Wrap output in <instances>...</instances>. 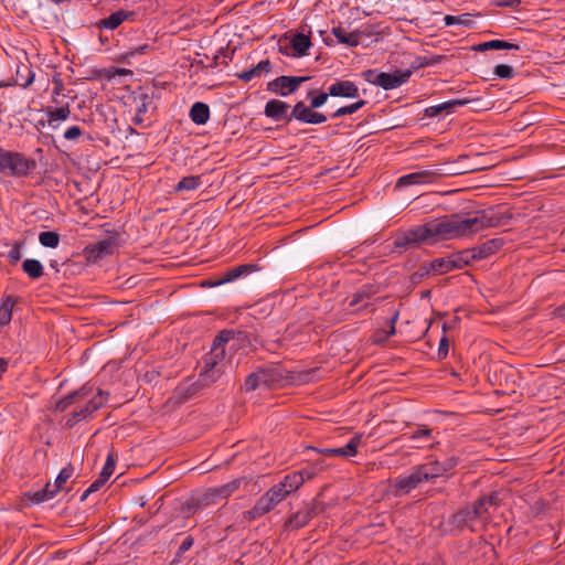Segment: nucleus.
<instances>
[{
	"mask_svg": "<svg viewBox=\"0 0 565 565\" xmlns=\"http://www.w3.org/2000/svg\"><path fill=\"white\" fill-rule=\"evenodd\" d=\"M511 218V213L494 209L478 211L468 217H463L458 213L451 214L398 233L393 241L394 250H407L418 247L423 243H433L437 239H452L472 235L486 228L507 226L510 224Z\"/></svg>",
	"mask_w": 565,
	"mask_h": 565,
	"instance_id": "f257e3e1",
	"label": "nucleus"
},
{
	"mask_svg": "<svg viewBox=\"0 0 565 565\" xmlns=\"http://www.w3.org/2000/svg\"><path fill=\"white\" fill-rule=\"evenodd\" d=\"M440 478L433 461L414 466L408 475H401L390 480L387 493L394 498H402L425 483L434 482Z\"/></svg>",
	"mask_w": 565,
	"mask_h": 565,
	"instance_id": "f03ea898",
	"label": "nucleus"
},
{
	"mask_svg": "<svg viewBox=\"0 0 565 565\" xmlns=\"http://www.w3.org/2000/svg\"><path fill=\"white\" fill-rule=\"evenodd\" d=\"M245 338L246 332L242 330L223 329L218 331L213 339L211 350L202 359L203 366L226 370V345L232 341L241 342L245 340Z\"/></svg>",
	"mask_w": 565,
	"mask_h": 565,
	"instance_id": "7ed1b4c3",
	"label": "nucleus"
},
{
	"mask_svg": "<svg viewBox=\"0 0 565 565\" xmlns=\"http://www.w3.org/2000/svg\"><path fill=\"white\" fill-rule=\"evenodd\" d=\"M491 515H487L484 509H482L477 500L465 505L456 513L451 514L448 519L447 524L458 531L469 530L476 533L480 530L486 529L490 523Z\"/></svg>",
	"mask_w": 565,
	"mask_h": 565,
	"instance_id": "20e7f679",
	"label": "nucleus"
},
{
	"mask_svg": "<svg viewBox=\"0 0 565 565\" xmlns=\"http://www.w3.org/2000/svg\"><path fill=\"white\" fill-rule=\"evenodd\" d=\"M239 484L241 480L236 479L223 486L209 488L203 492L195 493L186 500V509L192 514H195L211 505H216L235 492L239 488Z\"/></svg>",
	"mask_w": 565,
	"mask_h": 565,
	"instance_id": "39448f33",
	"label": "nucleus"
},
{
	"mask_svg": "<svg viewBox=\"0 0 565 565\" xmlns=\"http://www.w3.org/2000/svg\"><path fill=\"white\" fill-rule=\"evenodd\" d=\"M331 97L329 94V87L327 92H319L316 96L310 99V104L307 105L305 102H297L291 109V117L302 124L320 125L328 120V117L317 111L318 108L322 107L328 98Z\"/></svg>",
	"mask_w": 565,
	"mask_h": 565,
	"instance_id": "423d86ee",
	"label": "nucleus"
},
{
	"mask_svg": "<svg viewBox=\"0 0 565 565\" xmlns=\"http://www.w3.org/2000/svg\"><path fill=\"white\" fill-rule=\"evenodd\" d=\"M36 168V161L22 152L0 147V172L15 178L28 177Z\"/></svg>",
	"mask_w": 565,
	"mask_h": 565,
	"instance_id": "0eeeda50",
	"label": "nucleus"
},
{
	"mask_svg": "<svg viewBox=\"0 0 565 565\" xmlns=\"http://www.w3.org/2000/svg\"><path fill=\"white\" fill-rule=\"evenodd\" d=\"M285 380L284 370L276 364L259 366L244 382L243 390L253 392L258 388H269Z\"/></svg>",
	"mask_w": 565,
	"mask_h": 565,
	"instance_id": "6e6552de",
	"label": "nucleus"
},
{
	"mask_svg": "<svg viewBox=\"0 0 565 565\" xmlns=\"http://www.w3.org/2000/svg\"><path fill=\"white\" fill-rule=\"evenodd\" d=\"M109 396V393L103 390H98L97 394L94 396H89L85 402V406L76 408L73 411L66 422L65 426L67 428H73L76 424H78L81 420L86 419L87 417L92 416L95 412L100 409L105 402L107 401Z\"/></svg>",
	"mask_w": 565,
	"mask_h": 565,
	"instance_id": "1a4fd4ad",
	"label": "nucleus"
},
{
	"mask_svg": "<svg viewBox=\"0 0 565 565\" xmlns=\"http://www.w3.org/2000/svg\"><path fill=\"white\" fill-rule=\"evenodd\" d=\"M119 246V234L114 233L108 235L95 244H90L83 249V255L87 263L96 264L99 260L114 254L115 249Z\"/></svg>",
	"mask_w": 565,
	"mask_h": 565,
	"instance_id": "9d476101",
	"label": "nucleus"
},
{
	"mask_svg": "<svg viewBox=\"0 0 565 565\" xmlns=\"http://www.w3.org/2000/svg\"><path fill=\"white\" fill-rule=\"evenodd\" d=\"M309 76H279L267 83V90L279 96H288L295 93L302 83L309 81Z\"/></svg>",
	"mask_w": 565,
	"mask_h": 565,
	"instance_id": "9b49d317",
	"label": "nucleus"
},
{
	"mask_svg": "<svg viewBox=\"0 0 565 565\" xmlns=\"http://www.w3.org/2000/svg\"><path fill=\"white\" fill-rule=\"evenodd\" d=\"M440 169H426L416 172H412L398 178L395 188H404L417 184L433 183L437 178L444 175Z\"/></svg>",
	"mask_w": 565,
	"mask_h": 565,
	"instance_id": "f8f14e48",
	"label": "nucleus"
},
{
	"mask_svg": "<svg viewBox=\"0 0 565 565\" xmlns=\"http://www.w3.org/2000/svg\"><path fill=\"white\" fill-rule=\"evenodd\" d=\"M290 108L289 104L282 102L280 99H270L266 103L264 115L274 121H286L290 122L296 120L295 117H291V111L288 113Z\"/></svg>",
	"mask_w": 565,
	"mask_h": 565,
	"instance_id": "ddd939ff",
	"label": "nucleus"
},
{
	"mask_svg": "<svg viewBox=\"0 0 565 565\" xmlns=\"http://www.w3.org/2000/svg\"><path fill=\"white\" fill-rule=\"evenodd\" d=\"M259 267L255 264H243L235 267L226 268L224 271L215 274L217 284L224 285L236 279L257 271Z\"/></svg>",
	"mask_w": 565,
	"mask_h": 565,
	"instance_id": "4468645a",
	"label": "nucleus"
},
{
	"mask_svg": "<svg viewBox=\"0 0 565 565\" xmlns=\"http://www.w3.org/2000/svg\"><path fill=\"white\" fill-rule=\"evenodd\" d=\"M331 97L359 98L360 90L358 85L349 79H335L329 85Z\"/></svg>",
	"mask_w": 565,
	"mask_h": 565,
	"instance_id": "2eb2a0df",
	"label": "nucleus"
},
{
	"mask_svg": "<svg viewBox=\"0 0 565 565\" xmlns=\"http://www.w3.org/2000/svg\"><path fill=\"white\" fill-rule=\"evenodd\" d=\"M411 76L412 70H397L393 73L383 72L379 77V86L385 90H392L405 84Z\"/></svg>",
	"mask_w": 565,
	"mask_h": 565,
	"instance_id": "dca6fc26",
	"label": "nucleus"
},
{
	"mask_svg": "<svg viewBox=\"0 0 565 565\" xmlns=\"http://www.w3.org/2000/svg\"><path fill=\"white\" fill-rule=\"evenodd\" d=\"M93 393V386L83 385L81 388L67 394L56 403V411L65 412L71 405L85 402Z\"/></svg>",
	"mask_w": 565,
	"mask_h": 565,
	"instance_id": "f3484780",
	"label": "nucleus"
},
{
	"mask_svg": "<svg viewBox=\"0 0 565 565\" xmlns=\"http://www.w3.org/2000/svg\"><path fill=\"white\" fill-rule=\"evenodd\" d=\"M361 444L362 435H354L343 447L326 448L322 450V454L328 457L351 458L358 454V448Z\"/></svg>",
	"mask_w": 565,
	"mask_h": 565,
	"instance_id": "a211bd4d",
	"label": "nucleus"
},
{
	"mask_svg": "<svg viewBox=\"0 0 565 565\" xmlns=\"http://www.w3.org/2000/svg\"><path fill=\"white\" fill-rule=\"evenodd\" d=\"M317 513L315 505H307L305 509L294 513L287 521L286 526L292 530H299L306 526Z\"/></svg>",
	"mask_w": 565,
	"mask_h": 565,
	"instance_id": "6ab92c4d",
	"label": "nucleus"
},
{
	"mask_svg": "<svg viewBox=\"0 0 565 565\" xmlns=\"http://www.w3.org/2000/svg\"><path fill=\"white\" fill-rule=\"evenodd\" d=\"M403 437L414 443L412 447L424 448L433 437V429L426 425H417L415 429L405 433Z\"/></svg>",
	"mask_w": 565,
	"mask_h": 565,
	"instance_id": "aec40b11",
	"label": "nucleus"
},
{
	"mask_svg": "<svg viewBox=\"0 0 565 565\" xmlns=\"http://www.w3.org/2000/svg\"><path fill=\"white\" fill-rule=\"evenodd\" d=\"M134 15H135V13L132 11H126V10L120 9L116 12H113L109 17L99 20L96 23V26L98 29L115 30L122 22H125L127 20H132Z\"/></svg>",
	"mask_w": 565,
	"mask_h": 565,
	"instance_id": "412c9836",
	"label": "nucleus"
},
{
	"mask_svg": "<svg viewBox=\"0 0 565 565\" xmlns=\"http://www.w3.org/2000/svg\"><path fill=\"white\" fill-rule=\"evenodd\" d=\"M430 269L433 275H444L455 269H460L456 254H451L447 257L436 258L430 262Z\"/></svg>",
	"mask_w": 565,
	"mask_h": 565,
	"instance_id": "4be33fe9",
	"label": "nucleus"
},
{
	"mask_svg": "<svg viewBox=\"0 0 565 565\" xmlns=\"http://www.w3.org/2000/svg\"><path fill=\"white\" fill-rule=\"evenodd\" d=\"M504 245V239L501 237H494L487 242L475 246L473 252L477 254V259L482 260L491 255L495 254Z\"/></svg>",
	"mask_w": 565,
	"mask_h": 565,
	"instance_id": "5701e85b",
	"label": "nucleus"
},
{
	"mask_svg": "<svg viewBox=\"0 0 565 565\" xmlns=\"http://www.w3.org/2000/svg\"><path fill=\"white\" fill-rule=\"evenodd\" d=\"M271 71V63L269 60L260 61L256 66L250 67L249 70H245L237 74V77L247 83L250 82L255 77H260L263 73H269Z\"/></svg>",
	"mask_w": 565,
	"mask_h": 565,
	"instance_id": "b1692460",
	"label": "nucleus"
},
{
	"mask_svg": "<svg viewBox=\"0 0 565 565\" xmlns=\"http://www.w3.org/2000/svg\"><path fill=\"white\" fill-rule=\"evenodd\" d=\"M290 46L294 50L292 56L302 57L308 54L311 46V40L303 33H296L290 40Z\"/></svg>",
	"mask_w": 565,
	"mask_h": 565,
	"instance_id": "393cba45",
	"label": "nucleus"
},
{
	"mask_svg": "<svg viewBox=\"0 0 565 565\" xmlns=\"http://www.w3.org/2000/svg\"><path fill=\"white\" fill-rule=\"evenodd\" d=\"M190 119L196 125H205L210 119V107L202 102L194 103L189 113Z\"/></svg>",
	"mask_w": 565,
	"mask_h": 565,
	"instance_id": "a878e982",
	"label": "nucleus"
},
{
	"mask_svg": "<svg viewBox=\"0 0 565 565\" xmlns=\"http://www.w3.org/2000/svg\"><path fill=\"white\" fill-rule=\"evenodd\" d=\"M268 494L265 492L255 503V505L248 511L252 519L259 518L270 512L276 504L271 501Z\"/></svg>",
	"mask_w": 565,
	"mask_h": 565,
	"instance_id": "bb28decb",
	"label": "nucleus"
},
{
	"mask_svg": "<svg viewBox=\"0 0 565 565\" xmlns=\"http://www.w3.org/2000/svg\"><path fill=\"white\" fill-rule=\"evenodd\" d=\"M476 52H484L488 50H520V45L515 43H510L503 40H491L479 43L473 46Z\"/></svg>",
	"mask_w": 565,
	"mask_h": 565,
	"instance_id": "cd10ccee",
	"label": "nucleus"
},
{
	"mask_svg": "<svg viewBox=\"0 0 565 565\" xmlns=\"http://www.w3.org/2000/svg\"><path fill=\"white\" fill-rule=\"evenodd\" d=\"M47 124L51 128L56 129L58 127L56 121L66 120L71 115L70 105L65 104L64 106L56 108H47Z\"/></svg>",
	"mask_w": 565,
	"mask_h": 565,
	"instance_id": "c85d7f7f",
	"label": "nucleus"
},
{
	"mask_svg": "<svg viewBox=\"0 0 565 565\" xmlns=\"http://www.w3.org/2000/svg\"><path fill=\"white\" fill-rule=\"evenodd\" d=\"M501 493L499 491H491L488 494L481 495L477 499L479 505L484 509L487 515H491V509H497L502 504Z\"/></svg>",
	"mask_w": 565,
	"mask_h": 565,
	"instance_id": "c756f323",
	"label": "nucleus"
},
{
	"mask_svg": "<svg viewBox=\"0 0 565 565\" xmlns=\"http://www.w3.org/2000/svg\"><path fill=\"white\" fill-rule=\"evenodd\" d=\"M225 371L226 370H221L217 367L210 369L202 366L198 377L201 380V383H203L205 387H210L221 380V377L225 374Z\"/></svg>",
	"mask_w": 565,
	"mask_h": 565,
	"instance_id": "7c9ffc66",
	"label": "nucleus"
},
{
	"mask_svg": "<svg viewBox=\"0 0 565 565\" xmlns=\"http://www.w3.org/2000/svg\"><path fill=\"white\" fill-rule=\"evenodd\" d=\"M379 292V288L375 285L366 284L361 286L353 295L349 303V307H354L362 302L364 299H369Z\"/></svg>",
	"mask_w": 565,
	"mask_h": 565,
	"instance_id": "2f4dec72",
	"label": "nucleus"
},
{
	"mask_svg": "<svg viewBox=\"0 0 565 565\" xmlns=\"http://www.w3.org/2000/svg\"><path fill=\"white\" fill-rule=\"evenodd\" d=\"M206 388L203 383H201V380L198 377V380L186 386L182 385L178 387L177 393L180 401H188L192 398L195 395H199L202 390Z\"/></svg>",
	"mask_w": 565,
	"mask_h": 565,
	"instance_id": "473e14b6",
	"label": "nucleus"
},
{
	"mask_svg": "<svg viewBox=\"0 0 565 565\" xmlns=\"http://www.w3.org/2000/svg\"><path fill=\"white\" fill-rule=\"evenodd\" d=\"M202 185L201 175H186L183 177L174 186V193L183 191H194Z\"/></svg>",
	"mask_w": 565,
	"mask_h": 565,
	"instance_id": "72a5a7b5",
	"label": "nucleus"
},
{
	"mask_svg": "<svg viewBox=\"0 0 565 565\" xmlns=\"http://www.w3.org/2000/svg\"><path fill=\"white\" fill-rule=\"evenodd\" d=\"M445 58H446V56H444V55L416 56L415 60L409 64L408 70H412V73H413L414 71H417L419 68L439 64Z\"/></svg>",
	"mask_w": 565,
	"mask_h": 565,
	"instance_id": "f704fd0d",
	"label": "nucleus"
},
{
	"mask_svg": "<svg viewBox=\"0 0 565 565\" xmlns=\"http://www.w3.org/2000/svg\"><path fill=\"white\" fill-rule=\"evenodd\" d=\"M303 482H305V477H301L300 473H297V471H294V472L285 476L282 481L279 482V484L284 489H287L288 493L290 494L292 491H296L297 489H299Z\"/></svg>",
	"mask_w": 565,
	"mask_h": 565,
	"instance_id": "c9c22d12",
	"label": "nucleus"
},
{
	"mask_svg": "<svg viewBox=\"0 0 565 565\" xmlns=\"http://www.w3.org/2000/svg\"><path fill=\"white\" fill-rule=\"evenodd\" d=\"M22 269L32 279H38L43 275V265L34 258H26L22 263Z\"/></svg>",
	"mask_w": 565,
	"mask_h": 565,
	"instance_id": "e433bc0d",
	"label": "nucleus"
},
{
	"mask_svg": "<svg viewBox=\"0 0 565 565\" xmlns=\"http://www.w3.org/2000/svg\"><path fill=\"white\" fill-rule=\"evenodd\" d=\"M34 76L35 74L30 66L22 65L17 70L15 83L19 86L26 88L33 83Z\"/></svg>",
	"mask_w": 565,
	"mask_h": 565,
	"instance_id": "4c0bfd02",
	"label": "nucleus"
},
{
	"mask_svg": "<svg viewBox=\"0 0 565 565\" xmlns=\"http://www.w3.org/2000/svg\"><path fill=\"white\" fill-rule=\"evenodd\" d=\"M366 104H367V102L365 99L359 98L356 102H354L352 104H349V105L338 108L331 115V118H340V117H343L347 115H352V114L356 113L358 110H360L361 108H363Z\"/></svg>",
	"mask_w": 565,
	"mask_h": 565,
	"instance_id": "58836bf2",
	"label": "nucleus"
},
{
	"mask_svg": "<svg viewBox=\"0 0 565 565\" xmlns=\"http://www.w3.org/2000/svg\"><path fill=\"white\" fill-rule=\"evenodd\" d=\"M61 236L55 231H45L39 234V242L43 247L56 248L60 244Z\"/></svg>",
	"mask_w": 565,
	"mask_h": 565,
	"instance_id": "ea45409f",
	"label": "nucleus"
},
{
	"mask_svg": "<svg viewBox=\"0 0 565 565\" xmlns=\"http://www.w3.org/2000/svg\"><path fill=\"white\" fill-rule=\"evenodd\" d=\"M437 472L440 477L446 476L449 471L455 469L459 462V459L457 457H448L443 461L439 460H431Z\"/></svg>",
	"mask_w": 565,
	"mask_h": 565,
	"instance_id": "a19ab883",
	"label": "nucleus"
},
{
	"mask_svg": "<svg viewBox=\"0 0 565 565\" xmlns=\"http://www.w3.org/2000/svg\"><path fill=\"white\" fill-rule=\"evenodd\" d=\"M455 254L460 269L466 266H469L472 262L479 260L477 259V254L473 252V247L457 252Z\"/></svg>",
	"mask_w": 565,
	"mask_h": 565,
	"instance_id": "79ce46f5",
	"label": "nucleus"
},
{
	"mask_svg": "<svg viewBox=\"0 0 565 565\" xmlns=\"http://www.w3.org/2000/svg\"><path fill=\"white\" fill-rule=\"evenodd\" d=\"M151 51V46L149 44H142L136 47L130 49L128 52L124 53L119 61L121 63L130 64V58L135 57L136 55H145L148 54Z\"/></svg>",
	"mask_w": 565,
	"mask_h": 565,
	"instance_id": "37998d69",
	"label": "nucleus"
},
{
	"mask_svg": "<svg viewBox=\"0 0 565 565\" xmlns=\"http://www.w3.org/2000/svg\"><path fill=\"white\" fill-rule=\"evenodd\" d=\"M444 21H445L446 25L460 24V25L471 26L473 23L470 14H468V13L461 14V15H446L444 18Z\"/></svg>",
	"mask_w": 565,
	"mask_h": 565,
	"instance_id": "c03bdc74",
	"label": "nucleus"
},
{
	"mask_svg": "<svg viewBox=\"0 0 565 565\" xmlns=\"http://www.w3.org/2000/svg\"><path fill=\"white\" fill-rule=\"evenodd\" d=\"M115 466H116V457H115L114 452L110 451L106 458V462L99 473V477L103 478L104 480L108 481V479L114 473Z\"/></svg>",
	"mask_w": 565,
	"mask_h": 565,
	"instance_id": "a18cd8bd",
	"label": "nucleus"
},
{
	"mask_svg": "<svg viewBox=\"0 0 565 565\" xmlns=\"http://www.w3.org/2000/svg\"><path fill=\"white\" fill-rule=\"evenodd\" d=\"M266 493L276 505L289 494L287 489H284L279 483L273 486Z\"/></svg>",
	"mask_w": 565,
	"mask_h": 565,
	"instance_id": "49530a36",
	"label": "nucleus"
},
{
	"mask_svg": "<svg viewBox=\"0 0 565 565\" xmlns=\"http://www.w3.org/2000/svg\"><path fill=\"white\" fill-rule=\"evenodd\" d=\"M44 493L45 492H43L42 489L34 492L29 491L24 493L23 501L26 505H34L49 501Z\"/></svg>",
	"mask_w": 565,
	"mask_h": 565,
	"instance_id": "de8ad7c7",
	"label": "nucleus"
},
{
	"mask_svg": "<svg viewBox=\"0 0 565 565\" xmlns=\"http://www.w3.org/2000/svg\"><path fill=\"white\" fill-rule=\"evenodd\" d=\"M493 74L502 79H511L515 76V71L512 66L507 64H499L494 66Z\"/></svg>",
	"mask_w": 565,
	"mask_h": 565,
	"instance_id": "09e8293b",
	"label": "nucleus"
},
{
	"mask_svg": "<svg viewBox=\"0 0 565 565\" xmlns=\"http://www.w3.org/2000/svg\"><path fill=\"white\" fill-rule=\"evenodd\" d=\"M74 468L72 465H67L64 467L60 473L57 475L54 484L60 488V490L63 489L64 484L68 481V479L73 476Z\"/></svg>",
	"mask_w": 565,
	"mask_h": 565,
	"instance_id": "8fccbe9b",
	"label": "nucleus"
},
{
	"mask_svg": "<svg viewBox=\"0 0 565 565\" xmlns=\"http://www.w3.org/2000/svg\"><path fill=\"white\" fill-rule=\"evenodd\" d=\"M429 274H433V269H430V263L422 265L409 276V279L413 284H418Z\"/></svg>",
	"mask_w": 565,
	"mask_h": 565,
	"instance_id": "3c124183",
	"label": "nucleus"
},
{
	"mask_svg": "<svg viewBox=\"0 0 565 565\" xmlns=\"http://www.w3.org/2000/svg\"><path fill=\"white\" fill-rule=\"evenodd\" d=\"M471 100L470 99H451V100H448V102H445V103H441L439 104L443 113H446V114H450L455 110V108L459 107V106H465L467 104H469Z\"/></svg>",
	"mask_w": 565,
	"mask_h": 565,
	"instance_id": "603ef678",
	"label": "nucleus"
},
{
	"mask_svg": "<svg viewBox=\"0 0 565 565\" xmlns=\"http://www.w3.org/2000/svg\"><path fill=\"white\" fill-rule=\"evenodd\" d=\"M7 257L10 264L15 265L22 257V244L14 243L12 248L9 250Z\"/></svg>",
	"mask_w": 565,
	"mask_h": 565,
	"instance_id": "864d4df0",
	"label": "nucleus"
},
{
	"mask_svg": "<svg viewBox=\"0 0 565 565\" xmlns=\"http://www.w3.org/2000/svg\"><path fill=\"white\" fill-rule=\"evenodd\" d=\"M151 104V98L147 94H141L138 99V104L136 107L137 115H143L147 113L149 105Z\"/></svg>",
	"mask_w": 565,
	"mask_h": 565,
	"instance_id": "5fc2aeb1",
	"label": "nucleus"
},
{
	"mask_svg": "<svg viewBox=\"0 0 565 565\" xmlns=\"http://www.w3.org/2000/svg\"><path fill=\"white\" fill-rule=\"evenodd\" d=\"M382 72H379L377 70H365L362 72V77L370 84L380 85L379 77Z\"/></svg>",
	"mask_w": 565,
	"mask_h": 565,
	"instance_id": "6e6d98bb",
	"label": "nucleus"
},
{
	"mask_svg": "<svg viewBox=\"0 0 565 565\" xmlns=\"http://www.w3.org/2000/svg\"><path fill=\"white\" fill-rule=\"evenodd\" d=\"M363 33L359 30L356 31H353V32H349L347 38H345V42L343 44L348 45V46H352V47H355L358 46L360 43H361V35Z\"/></svg>",
	"mask_w": 565,
	"mask_h": 565,
	"instance_id": "4d7b16f0",
	"label": "nucleus"
},
{
	"mask_svg": "<svg viewBox=\"0 0 565 565\" xmlns=\"http://www.w3.org/2000/svg\"><path fill=\"white\" fill-rule=\"evenodd\" d=\"M194 540L191 535L186 536L178 548L177 556L181 557L193 546Z\"/></svg>",
	"mask_w": 565,
	"mask_h": 565,
	"instance_id": "13d9d810",
	"label": "nucleus"
},
{
	"mask_svg": "<svg viewBox=\"0 0 565 565\" xmlns=\"http://www.w3.org/2000/svg\"><path fill=\"white\" fill-rule=\"evenodd\" d=\"M82 129L78 126H72L64 132V138L67 140H75L82 135Z\"/></svg>",
	"mask_w": 565,
	"mask_h": 565,
	"instance_id": "bf43d9fd",
	"label": "nucleus"
},
{
	"mask_svg": "<svg viewBox=\"0 0 565 565\" xmlns=\"http://www.w3.org/2000/svg\"><path fill=\"white\" fill-rule=\"evenodd\" d=\"M449 342L446 337H443L439 341L438 358L445 359L448 355Z\"/></svg>",
	"mask_w": 565,
	"mask_h": 565,
	"instance_id": "052dcab7",
	"label": "nucleus"
},
{
	"mask_svg": "<svg viewBox=\"0 0 565 565\" xmlns=\"http://www.w3.org/2000/svg\"><path fill=\"white\" fill-rule=\"evenodd\" d=\"M12 319V312L10 309L0 308V328L8 326Z\"/></svg>",
	"mask_w": 565,
	"mask_h": 565,
	"instance_id": "680f3d73",
	"label": "nucleus"
},
{
	"mask_svg": "<svg viewBox=\"0 0 565 565\" xmlns=\"http://www.w3.org/2000/svg\"><path fill=\"white\" fill-rule=\"evenodd\" d=\"M443 114V110L439 105H434L425 108L424 115L429 118L438 117Z\"/></svg>",
	"mask_w": 565,
	"mask_h": 565,
	"instance_id": "e2e57ef3",
	"label": "nucleus"
},
{
	"mask_svg": "<svg viewBox=\"0 0 565 565\" xmlns=\"http://www.w3.org/2000/svg\"><path fill=\"white\" fill-rule=\"evenodd\" d=\"M349 32L341 26L332 28V34L337 38L338 42L343 44Z\"/></svg>",
	"mask_w": 565,
	"mask_h": 565,
	"instance_id": "0e129e2a",
	"label": "nucleus"
},
{
	"mask_svg": "<svg viewBox=\"0 0 565 565\" xmlns=\"http://www.w3.org/2000/svg\"><path fill=\"white\" fill-rule=\"evenodd\" d=\"M398 316H399V312L398 311H394L393 316L390 318L388 322H390V330L386 332L385 337L388 338V337H392L395 334L396 332V329H395V324L398 320Z\"/></svg>",
	"mask_w": 565,
	"mask_h": 565,
	"instance_id": "69168bd1",
	"label": "nucleus"
},
{
	"mask_svg": "<svg viewBox=\"0 0 565 565\" xmlns=\"http://www.w3.org/2000/svg\"><path fill=\"white\" fill-rule=\"evenodd\" d=\"M43 492H45V497H47V500L53 499L57 492L60 491V488H57L55 484L47 483L43 489Z\"/></svg>",
	"mask_w": 565,
	"mask_h": 565,
	"instance_id": "338daca9",
	"label": "nucleus"
},
{
	"mask_svg": "<svg viewBox=\"0 0 565 565\" xmlns=\"http://www.w3.org/2000/svg\"><path fill=\"white\" fill-rule=\"evenodd\" d=\"M18 299L13 296H7L3 300H2V303L0 306V308H7V309H10V311L12 312V309L13 307L15 306Z\"/></svg>",
	"mask_w": 565,
	"mask_h": 565,
	"instance_id": "774afa93",
	"label": "nucleus"
}]
</instances>
